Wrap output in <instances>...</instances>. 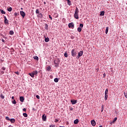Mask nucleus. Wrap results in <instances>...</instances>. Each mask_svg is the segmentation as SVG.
<instances>
[{"mask_svg": "<svg viewBox=\"0 0 127 127\" xmlns=\"http://www.w3.org/2000/svg\"><path fill=\"white\" fill-rule=\"evenodd\" d=\"M49 18H50L51 20H52V17H51V15H49Z\"/></svg>", "mask_w": 127, "mask_h": 127, "instance_id": "79ce46f5", "label": "nucleus"}, {"mask_svg": "<svg viewBox=\"0 0 127 127\" xmlns=\"http://www.w3.org/2000/svg\"><path fill=\"white\" fill-rule=\"evenodd\" d=\"M99 127H103V126H99Z\"/></svg>", "mask_w": 127, "mask_h": 127, "instance_id": "bf43d9fd", "label": "nucleus"}, {"mask_svg": "<svg viewBox=\"0 0 127 127\" xmlns=\"http://www.w3.org/2000/svg\"><path fill=\"white\" fill-rule=\"evenodd\" d=\"M91 123L92 126H93V127H95V126H96V122L95 121V120H93L91 121Z\"/></svg>", "mask_w": 127, "mask_h": 127, "instance_id": "6e6552de", "label": "nucleus"}, {"mask_svg": "<svg viewBox=\"0 0 127 127\" xmlns=\"http://www.w3.org/2000/svg\"><path fill=\"white\" fill-rule=\"evenodd\" d=\"M49 38H48V37H45V42H49Z\"/></svg>", "mask_w": 127, "mask_h": 127, "instance_id": "dca6fc26", "label": "nucleus"}, {"mask_svg": "<svg viewBox=\"0 0 127 127\" xmlns=\"http://www.w3.org/2000/svg\"><path fill=\"white\" fill-rule=\"evenodd\" d=\"M47 71H50V70H51V67L50 66H48L47 68Z\"/></svg>", "mask_w": 127, "mask_h": 127, "instance_id": "5701e85b", "label": "nucleus"}, {"mask_svg": "<svg viewBox=\"0 0 127 127\" xmlns=\"http://www.w3.org/2000/svg\"><path fill=\"white\" fill-rule=\"evenodd\" d=\"M11 10H12V8H11V7H10L7 8V11H11Z\"/></svg>", "mask_w": 127, "mask_h": 127, "instance_id": "b1692460", "label": "nucleus"}, {"mask_svg": "<svg viewBox=\"0 0 127 127\" xmlns=\"http://www.w3.org/2000/svg\"><path fill=\"white\" fill-rule=\"evenodd\" d=\"M36 98H37V99H40V96H39V95H36Z\"/></svg>", "mask_w": 127, "mask_h": 127, "instance_id": "58836bf2", "label": "nucleus"}, {"mask_svg": "<svg viewBox=\"0 0 127 127\" xmlns=\"http://www.w3.org/2000/svg\"><path fill=\"white\" fill-rule=\"evenodd\" d=\"M14 15H15V16H17V13H16V12L14 13Z\"/></svg>", "mask_w": 127, "mask_h": 127, "instance_id": "de8ad7c7", "label": "nucleus"}, {"mask_svg": "<svg viewBox=\"0 0 127 127\" xmlns=\"http://www.w3.org/2000/svg\"><path fill=\"white\" fill-rule=\"evenodd\" d=\"M77 31H78V32H81V31H82V29L80 27H78L77 28Z\"/></svg>", "mask_w": 127, "mask_h": 127, "instance_id": "393cba45", "label": "nucleus"}, {"mask_svg": "<svg viewBox=\"0 0 127 127\" xmlns=\"http://www.w3.org/2000/svg\"><path fill=\"white\" fill-rule=\"evenodd\" d=\"M54 81L56 83H58V79L57 78H55Z\"/></svg>", "mask_w": 127, "mask_h": 127, "instance_id": "7c9ffc66", "label": "nucleus"}, {"mask_svg": "<svg viewBox=\"0 0 127 127\" xmlns=\"http://www.w3.org/2000/svg\"><path fill=\"white\" fill-rule=\"evenodd\" d=\"M117 120H118V118L116 117L114 118V120L112 122V124H115L116 122H117Z\"/></svg>", "mask_w": 127, "mask_h": 127, "instance_id": "f3484780", "label": "nucleus"}, {"mask_svg": "<svg viewBox=\"0 0 127 127\" xmlns=\"http://www.w3.org/2000/svg\"><path fill=\"white\" fill-rule=\"evenodd\" d=\"M20 14L21 15V16H22L23 18H24V16H25V13L23 11H20Z\"/></svg>", "mask_w": 127, "mask_h": 127, "instance_id": "39448f33", "label": "nucleus"}, {"mask_svg": "<svg viewBox=\"0 0 127 127\" xmlns=\"http://www.w3.org/2000/svg\"><path fill=\"white\" fill-rule=\"evenodd\" d=\"M78 13H79V9H78V7H76V9L75 10L74 14V18H76V19H79V15H78Z\"/></svg>", "mask_w": 127, "mask_h": 127, "instance_id": "f257e3e1", "label": "nucleus"}, {"mask_svg": "<svg viewBox=\"0 0 127 127\" xmlns=\"http://www.w3.org/2000/svg\"><path fill=\"white\" fill-rule=\"evenodd\" d=\"M1 70H3V71H4V70H5V67H2Z\"/></svg>", "mask_w": 127, "mask_h": 127, "instance_id": "a18cd8bd", "label": "nucleus"}, {"mask_svg": "<svg viewBox=\"0 0 127 127\" xmlns=\"http://www.w3.org/2000/svg\"><path fill=\"white\" fill-rule=\"evenodd\" d=\"M0 11L2 14H5V12L2 9H0Z\"/></svg>", "mask_w": 127, "mask_h": 127, "instance_id": "412c9836", "label": "nucleus"}, {"mask_svg": "<svg viewBox=\"0 0 127 127\" xmlns=\"http://www.w3.org/2000/svg\"><path fill=\"white\" fill-rule=\"evenodd\" d=\"M4 22L5 24H8V20H7L5 16H4Z\"/></svg>", "mask_w": 127, "mask_h": 127, "instance_id": "423d86ee", "label": "nucleus"}, {"mask_svg": "<svg viewBox=\"0 0 127 127\" xmlns=\"http://www.w3.org/2000/svg\"><path fill=\"white\" fill-rule=\"evenodd\" d=\"M11 99H12V100H14V96H12V97H11Z\"/></svg>", "mask_w": 127, "mask_h": 127, "instance_id": "3c124183", "label": "nucleus"}, {"mask_svg": "<svg viewBox=\"0 0 127 127\" xmlns=\"http://www.w3.org/2000/svg\"><path fill=\"white\" fill-rule=\"evenodd\" d=\"M15 74H16L18 76V75H19V72H18V71H15Z\"/></svg>", "mask_w": 127, "mask_h": 127, "instance_id": "ea45409f", "label": "nucleus"}, {"mask_svg": "<svg viewBox=\"0 0 127 127\" xmlns=\"http://www.w3.org/2000/svg\"><path fill=\"white\" fill-rule=\"evenodd\" d=\"M73 123L74 125H78V124L79 123V120L76 119L74 121Z\"/></svg>", "mask_w": 127, "mask_h": 127, "instance_id": "ddd939ff", "label": "nucleus"}, {"mask_svg": "<svg viewBox=\"0 0 127 127\" xmlns=\"http://www.w3.org/2000/svg\"><path fill=\"white\" fill-rule=\"evenodd\" d=\"M1 74H4V71H1Z\"/></svg>", "mask_w": 127, "mask_h": 127, "instance_id": "8fccbe9b", "label": "nucleus"}, {"mask_svg": "<svg viewBox=\"0 0 127 127\" xmlns=\"http://www.w3.org/2000/svg\"><path fill=\"white\" fill-rule=\"evenodd\" d=\"M1 41H2V42H3V43H5V41H4V39H2Z\"/></svg>", "mask_w": 127, "mask_h": 127, "instance_id": "a19ab883", "label": "nucleus"}, {"mask_svg": "<svg viewBox=\"0 0 127 127\" xmlns=\"http://www.w3.org/2000/svg\"><path fill=\"white\" fill-rule=\"evenodd\" d=\"M21 9H22V8H21Z\"/></svg>", "mask_w": 127, "mask_h": 127, "instance_id": "052dcab7", "label": "nucleus"}, {"mask_svg": "<svg viewBox=\"0 0 127 127\" xmlns=\"http://www.w3.org/2000/svg\"><path fill=\"white\" fill-rule=\"evenodd\" d=\"M68 27L69 28H72L73 29V28H74V23H70L68 24Z\"/></svg>", "mask_w": 127, "mask_h": 127, "instance_id": "20e7f679", "label": "nucleus"}, {"mask_svg": "<svg viewBox=\"0 0 127 127\" xmlns=\"http://www.w3.org/2000/svg\"><path fill=\"white\" fill-rule=\"evenodd\" d=\"M105 101H107V100H108V95L105 94Z\"/></svg>", "mask_w": 127, "mask_h": 127, "instance_id": "c85d7f7f", "label": "nucleus"}, {"mask_svg": "<svg viewBox=\"0 0 127 127\" xmlns=\"http://www.w3.org/2000/svg\"><path fill=\"white\" fill-rule=\"evenodd\" d=\"M77 55V53L76 52V50L75 49H72L71 50V56L72 57H75Z\"/></svg>", "mask_w": 127, "mask_h": 127, "instance_id": "7ed1b4c3", "label": "nucleus"}, {"mask_svg": "<svg viewBox=\"0 0 127 127\" xmlns=\"http://www.w3.org/2000/svg\"><path fill=\"white\" fill-rule=\"evenodd\" d=\"M19 100L21 103H23L24 101V97H23V96H21L19 97Z\"/></svg>", "mask_w": 127, "mask_h": 127, "instance_id": "9d476101", "label": "nucleus"}, {"mask_svg": "<svg viewBox=\"0 0 127 127\" xmlns=\"http://www.w3.org/2000/svg\"><path fill=\"white\" fill-rule=\"evenodd\" d=\"M100 15V16H104V15H105V11H101Z\"/></svg>", "mask_w": 127, "mask_h": 127, "instance_id": "4468645a", "label": "nucleus"}, {"mask_svg": "<svg viewBox=\"0 0 127 127\" xmlns=\"http://www.w3.org/2000/svg\"><path fill=\"white\" fill-rule=\"evenodd\" d=\"M50 127H55L54 126H53V125H50Z\"/></svg>", "mask_w": 127, "mask_h": 127, "instance_id": "864d4df0", "label": "nucleus"}, {"mask_svg": "<svg viewBox=\"0 0 127 127\" xmlns=\"http://www.w3.org/2000/svg\"><path fill=\"white\" fill-rule=\"evenodd\" d=\"M39 16L41 18H42V17H43L42 13H39Z\"/></svg>", "mask_w": 127, "mask_h": 127, "instance_id": "473e14b6", "label": "nucleus"}, {"mask_svg": "<svg viewBox=\"0 0 127 127\" xmlns=\"http://www.w3.org/2000/svg\"><path fill=\"white\" fill-rule=\"evenodd\" d=\"M42 120L43 121H44V122H45V121H46V116H45V114H44L42 116Z\"/></svg>", "mask_w": 127, "mask_h": 127, "instance_id": "f8f14e48", "label": "nucleus"}, {"mask_svg": "<svg viewBox=\"0 0 127 127\" xmlns=\"http://www.w3.org/2000/svg\"><path fill=\"white\" fill-rule=\"evenodd\" d=\"M70 102L72 105H75V104L77 103V100H71Z\"/></svg>", "mask_w": 127, "mask_h": 127, "instance_id": "0eeeda50", "label": "nucleus"}, {"mask_svg": "<svg viewBox=\"0 0 127 127\" xmlns=\"http://www.w3.org/2000/svg\"><path fill=\"white\" fill-rule=\"evenodd\" d=\"M29 76L32 77V78H34V75L32 72L29 73Z\"/></svg>", "mask_w": 127, "mask_h": 127, "instance_id": "6ab92c4d", "label": "nucleus"}, {"mask_svg": "<svg viewBox=\"0 0 127 127\" xmlns=\"http://www.w3.org/2000/svg\"><path fill=\"white\" fill-rule=\"evenodd\" d=\"M55 67H58L60 64V61L59 59H57L54 61Z\"/></svg>", "mask_w": 127, "mask_h": 127, "instance_id": "f03ea898", "label": "nucleus"}, {"mask_svg": "<svg viewBox=\"0 0 127 127\" xmlns=\"http://www.w3.org/2000/svg\"><path fill=\"white\" fill-rule=\"evenodd\" d=\"M36 13H39V10H38V9H37L36 10Z\"/></svg>", "mask_w": 127, "mask_h": 127, "instance_id": "c9c22d12", "label": "nucleus"}, {"mask_svg": "<svg viewBox=\"0 0 127 127\" xmlns=\"http://www.w3.org/2000/svg\"><path fill=\"white\" fill-rule=\"evenodd\" d=\"M109 92V90L108 89H106L105 92V95H108V93Z\"/></svg>", "mask_w": 127, "mask_h": 127, "instance_id": "a878e982", "label": "nucleus"}, {"mask_svg": "<svg viewBox=\"0 0 127 127\" xmlns=\"http://www.w3.org/2000/svg\"><path fill=\"white\" fill-rule=\"evenodd\" d=\"M14 33L13 32V31H9V34H10V35H13V34Z\"/></svg>", "mask_w": 127, "mask_h": 127, "instance_id": "cd10ccee", "label": "nucleus"}, {"mask_svg": "<svg viewBox=\"0 0 127 127\" xmlns=\"http://www.w3.org/2000/svg\"><path fill=\"white\" fill-rule=\"evenodd\" d=\"M34 76L36 75L37 74H38V71L37 70L33 71L32 72Z\"/></svg>", "mask_w": 127, "mask_h": 127, "instance_id": "9b49d317", "label": "nucleus"}, {"mask_svg": "<svg viewBox=\"0 0 127 127\" xmlns=\"http://www.w3.org/2000/svg\"><path fill=\"white\" fill-rule=\"evenodd\" d=\"M10 121L11 122V123L12 124H14V123H15V119H10Z\"/></svg>", "mask_w": 127, "mask_h": 127, "instance_id": "2eb2a0df", "label": "nucleus"}, {"mask_svg": "<svg viewBox=\"0 0 127 127\" xmlns=\"http://www.w3.org/2000/svg\"><path fill=\"white\" fill-rule=\"evenodd\" d=\"M0 98L2 99H4V96L2 95V93H0Z\"/></svg>", "mask_w": 127, "mask_h": 127, "instance_id": "4be33fe9", "label": "nucleus"}, {"mask_svg": "<svg viewBox=\"0 0 127 127\" xmlns=\"http://www.w3.org/2000/svg\"><path fill=\"white\" fill-rule=\"evenodd\" d=\"M23 116L25 118H27V114H26V113H23Z\"/></svg>", "mask_w": 127, "mask_h": 127, "instance_id": "c756f323", "label": "nucleus"}, {"mask_svg": "<svg viewBox=\"0 0 127 127\" xmlns=\"http://www.w3.org/2000/svg\"><path fill=\"white\" fill-rule=\"evenodd\" d=\"M104 111V109H102L101 112H103Z\"/></svg>", "mask_w": 127, "mask_h": 127, "instance_id": "13d9d810", "label": "nucleus"}, {"mask_svg": "<svg viewBox=\"0 0 127 127\" xmlns=\"http://www.w3.org/2000/svg\"><path fill=\"white\" fill-rule=\"evenodd\" d=\"M12 104H16V101L15 100H14L13 101H12Z\"/></svg>", "mask_w": 127, "mask_h": 127, "instance_id": "72a5a7b5", "label": "nucleus"}, {"mask_svg": "<svg viewBox=\"0 0 127 127\" xmlns=\"http://www.w3.org/2000/svg\"><path fill=\"white\" fill-rule=\"evenodd\" d=\"M96 70H97V71L98 72V71H99V68H97Z\"/></svg>", "mask_w": 127, "mask_h": 127, "instance_id": "4d7b16f0", "label": "nucleus"}, {"mask_svg": "<svg viewBox=\"0 0 127 127\" xmlns=\"http://www.w3.org/2000/svg\"><path fill=\"white\" fill-rule=\"evenodd\" d=\"M56 14L57 15V17H58V14L56 13Z\"/></svg>", "mask_w": 127, "mask_h": 127, "instance_id": "5fc2aeb1", "label": "nucleus"}, {"mask_svg": "<svg viewBox=\"0 0 127 127\" xmlns=\"http://www.w3.org/2000/svg\"><path fill=\"white\" fill-rule=\"evenodd\" d=\"M66 1H67V4L68 5H71L72 4L71 3V1L70 0H65Z\"/></svg>", "mask_w": 127, "mask_h": 127, "instance_id": "a211bd4d", "label": "nucleus"}, {"mask_svg": "<svg viewBox=\"0 0 127 127\" xmlns=\"http://www.w3.org/2000/svg\"><path fill=\"white\" fill-rule=\"evenodd\" d=\"M45 29H48V25H47V24H46Z\"/></svg>", "mask_w": 127, "mask_h": 127, "instance_id": "e433bc0d", "label": "nucleus"}, {"mask_svg": "<svg viewBox=\"0 0 127 127\" xmlns=\"http://www.w3.org/2000/svg\"><path fill=\"white\" fill-rule=\"evenodd\" d=\"M5 120H7V121H10V119H9V117H6Z\"/></svg>", "mask_w": 127, "mask_h": 127, "instance_id": "2f4dec72", "label": "nucleus"}, {"mask_svg": "<svg viewBox=\"0 0 127 127\" xmlns=\"http://www.w3.org/2000/svg\"><path fill=\"white\" fill-rule=\"evenodd\" d=\"M108 32H109V27H106V29L105 31V33L106 34H108Z\"/></svg>", "mask_w": 127, "mask_h": 127, "instance_id": "aec40b11", "label": "nucleus"}, {"mask_svg": "<svg viewBox=\"0 0 127 127\" xmlns=\"http://www.w3.org/2000/svg\"><path fill=\"white\" fill-rule=\"evenodd\" d=\"M102 109H104V106L103 105L102 106Z\"/></svg>", "mask_w": 127, "mask_h": 127, "instance_id": "6e6d98bb", "label": "nucleus"}, {"mask_svg": "<svg viewBox=\"0 0 127 127\" xmlns=\"http://www.w3.org/2000/svg\"><path fill=\"white\" fill-rule=\"evenodd\" d=\"M70 111H73V108H71L70 109Z\"/></svg>", "mask_w": 127, "mask_h": 127, "instance_id": "603ef678", "label": "nucleus"}, {"mask_svg": "<svg viewBox=\"0 0 127 127\" xmlns=\"http://www.w3.org/2000/svg\"><path fill=\"white\" fill-rule=\"evenodd\" d=\"M64 57H66V58H67V57H68V54L67 53V52H65L64 54Z\"/></svg>", "mask_w": 127, "mask_h": 127, "instance_id": "bb28decb", "label": "nucleus"}, {"mask_svg": "<svg viewBox=\"0 0 127 127\" xmlns=\"http://www.w3.org/2000/svg\"><path fill=\"white\" fill-rule=\"evenodd\" d=\"M105 77H106V73H104L103 74V78H105Z\"/></svg>", "mask_w": 127, "mask_h": 127, "instance_id": "49530a36", "label": "nucleus"}, {"mask_svg": "<svg viewBox=\"0 0 127 127\" xmlns=\"http://www.w3.org/2000/svg\"><path fill=\"white\" fill-rule=\"evenodd\" d=\"M79 26L80 28H83V26H84V25H83V24H80Z\"/></svg>", "mask_w": 127, "mask_h": 127, "instance_id": "f704fd0d", "label": "nucleus"}, {"mask_svg": "<svg viewBox=\"0 0 127 127\" xmlns=\"http://www.w3.org/2000/svg\"><path fill=\"white\" fill-rule=\"evenodd\" d=\"M124 95H125V96L126 97V98H127V93H124Z\"/></svg>", "mask_w": 127, "mask_h": 127, "instance_id": "37998d69", "label": "nucleus"}, {"mask_svg": "<svg viewBox=\"0 0 127 127\" xmlns=\"http://www.w3.org/2000/svg\"><path fill=\"white\" fill-rule=\"evenodd\" d=\"M34 59H35L36 60H38V57L36 56V57H34Z\"/></svg>", "mask_w": 127, "mask_h": 127, "instance_id": "4c0bfd02", "label": "nucleus"}, {"mask_svg": "<svg viewBox=\"0 0 127 127\" xmlns=\"http://www.w3.org/2000/svg\"><path fill=\"white\" fill-rule=\"evenodd\" d=\"M83 51H80L78 53V57H81V56H82L83 55Z\"/></svg>", "mask_w": 127, "mask_h": 127, "instance_id": "1a4fd4ad", "label": "nucleus"}, {"mask_svg": "<svg viewBox=\"0 0 127 127\" xmlns=\"http://www.w3.org/2000/svg\"><path fill=\"white\" fill-rule=\"evenodd\" d=\"M55 122L56 123H58V122H59V120H58V119H56V120H55Z\"/></svg>", "mask_w": 127, "mask_h": 127, "instance_id": "c03bdc74", "label": "nucleus"}, {"mask_svg": "<svg viewBox=\"0 0 127 127\" xmlns=\"http://www.w3.org/2000/svg\"><path fill=\"white\" fill-rule=\"evenodd\" d=\"M23 111H24V112H26V108H24L23 109Z\"/></svg>", "mask_w": 127, "mask_h": 127, "instance_id": "09e8293b", "label": "nucleus"}]
</instances>
